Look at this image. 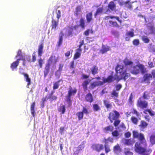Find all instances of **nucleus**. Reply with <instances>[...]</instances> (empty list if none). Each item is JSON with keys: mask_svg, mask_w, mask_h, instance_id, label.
<instances>
[{"mask_svg": "<svg viewBox=\"0 0 155 155\" xmlns=\"http://www.w3.org/2000/svg\"><path fill=\"white\" fill-rule=\"evenodd\" d=\"M115 70L116 72L115 79L117 81L121 79L125 81L130 76V74L127 72L126 69H124V66L122 65L117 64Z\"/></svg>", "mask_w": 155, "mask_h": 155, "instance_id": "f257e3e1", "label": "nucleus"}, {"mask_svg": "<svg viewBox=\"0 0 155 155\" xmlns=\"http://www.w3.org/2000/svg\"><path fill=\"white\" fill-rule=\"evenodd\" d=\"M58 61V57H56L54 55L52 54L47 60V62L45 65L44 71V77L45 78L48 74L51 64L52 63L56 64Z\"/></svg>", "mask_w": 155, "mask_h": 155, "instance_id": "f03ea898", "label": "nucleus"}, {"mask_svg": "<svg viewBox=\"0 0 155 155\" xmlns=\"http://www.w3.org/2000/svg\"><path fill=\"white\" fill-rule=\"evenodd\" d=\"M120 117V114L119 112L115 110H112L109 114L108 118L110 122L113 123L114 126L117 127L120 122V120L119 119Z\"/></svg>", "mask_w": 155, "mask_h": 155, "instance_id": "7ed1b4c3", "label": "nucleus"}, {"mask_svg": "<svg viewBox=\"0 0 155 155\" xmlns=\"http://www.w3.org/2000/svg\"><path fill=\"white\" fill-rule=\"evenodd\" d=\"M135 150L137 153L142 154V155H149L152 151L150 149H147L145 147H142L140 146V143L137 142L135 144Z\"/></svg>", "mask_w": 155, "mask_h": 155, "instance_id": "20e7f679", "label": "nucleus"}, {"mask_svg": "<svg viewBox=\"0 0 155 155\" xmlns=\"http://www.w3.org/2000/svg\"><path fill=\"white\" fill-rule=\"evenodd\" d=\"M133 137L134 138H137L140 141V144L141 143L144 145L145 147L147 146L146 141L144 137L143 134L141 133H139L137 131L133 130L132 132Z\"/></svg>", "mask_w": 155, "mask_h": 155, "instance_id": "39448f33", "label": "nucleus"}, {"mask_svg": "<svg viewBox=\"0 0 155 155\" xmlns=\"http://www.w3.org/2000/svg\"><path fill=\"white\" fill-rule=\"evenodd\" d=\"M113 138L110 137H108L107 139L106 138H104L103 142L105 143V144L104 145V147L106 153H107L111 151L110 146L107 144L108 143V141L111 143H113Z\"/></svg>", "mask_w": 155, "mask_h": 155, "instance_id": "423d86ee", "label": "nucleus"}, {"mask_svg": "<svg viewBox=\"0 0 155 155\" xmlns=\"http://www.w3.org/2000/svg\"><path fill=\"white\" fill-rule=\"evenodd\" d=\"M144 66L142 64H140L136 65L134 66L133 70L131 71V73L133 74H136L139 73L140 70H141L143 72V70L144 69Z\"/></svg>", "mask_w": 155, "mask_h": 155, "instance_id": "0eeeda50", "label": "nucleus"}, {"mask_svg": "<svg viewBox=\"0 0 155 155\" xmlns=\"http://www.w3.org/2000/svg\"><path fill=\"white\" fill-rule=\"evenodd\" d=\"M137 106L141 108H146L148 106V103L145 101L141 100V97L139 98L137 101Z\"/></svg>", "mask_w": 155, "mask_h": 155, "instance_id": "6e6552de", "label": "nucleus"}, {"mask_svg": "<svg viewBox=\"0 0 155 155\" xmlns=\"http://www.w3.org/2000/svg\"><path fill=\"white\" fill-rule=\"evenodd\" d=\"M91 147L93 150L98 152H100L104 149V145L102 144L99 143L93 144Z\"/></svg>", "mask_w": 155, "mask_h": 155, "instance_id": "1a4fd4ad", "label": "nucleus"}, {"mask_svg": "<svg viewBox=\"0 0 155 155\" xmlns=\"http://www.w3.org/2000/svg\"><path fill=\"white\" fill-rule=\"evenodd\" d=\"M108 9L104 13L108 12H110V11H115L116 9V5L115 3L113 1H110L109 2L107 5Z\"/></svg>", "mask_w": 155, "mask_h": 155, "instance_id": "9d476101", "label": "nucleus"}, {"mask_svg": "<svg viewBox=\"0 0 155 155\" xmlns=\"http://www.w3.org/2000/svg\"><path fill=\"white\" fill-rule=\"evenodd\" d=\"M103 85L102 81H96L91 83L89 86L88 88L90 90L94 89L96 87Z\"/></svg>", "mask_w": 155, "mask_h": 155, "instance_id": "9b49d317", "label": "nucleus"}, {"mask_svg": "<svg viewBox=\"0 0 155 155\" xmlns=\"http://www.w3.org/2000/svg\"><path fill=\"white\" fill-rule=\"evenodd\" d=\"M72 32L71 31L68 30L66 29L65 31V33H64L62 31H61L59 34V38L63 39V38H67L68 36L72 35Z\"/></svg>", "mask_w": 155, "mask_h": 155, "instance_id": "f8f14e48", "label": "nucleus"}, {"mask_svg": "<svg viewBox=\"0 0 155 155\" xmlns=\"http://www.w3.org/2000/svg\"><path fill=\"white\" fill-rule=\"evenodd\" d=\"M115 80H116V79H115V77L114 78L112 75H110L106 78L103 77V81H102V82L103 83V84L104 83L111 82Z\"/></svg>", "mask_w": 155, "mask_h": 155, "instance_id": "ddd939ff", "label": "nucleus"}, {"mask_svg": "<svg viewBox=\"0 0 155 155\" xmlns=\"http://www.w3.org/2000/svg\"><path fill=\"white\" fill-rule=\"evenodd\" d=\"M152 76L150 74H146L143 76V80L142 82H145L147 83H150V81L152 80Z\"/></svg>", "mask_w": 155, "mask_h": 155, "instance_id": "4468645a", "label": "nucleus"}, {"mask_svg": "<svg viewBox=\"0 0 155 155\" xmlns=\"http://www.w3.org/2000/svg\"><path fill=\"white\" fill-rule=\"evenodd\" d=\"M113 150L114 153L118 155L119 153L121 152L122 149L119 145L118 144H117L113 147Z\"/></svg>", "mask_w": 155, "mask_h": 155, "instance_id": "2eb2a0df", "label": "nucleus"}, {"mask_svg": "<svg viewBox=\"0 0 155 155\" xmlns=\"http://www.w3.org/2000/svg\"><path fill=\"white\" fill-rule=\"evenodd\" d=\"M85 99L87 102L90 103H91L93 101V96L90 92L88 93L85 95Z\"/></svg>", "mask_w": 155, "mask_h": 155, "instance_id": "dca6fc26", "label": "nucleus"}, {"mask_svg": "<svg viewBox=\"0 0 155 155\" xmlns=\"http://www.w3.org/2000/svg\"><path fill=\"white\" fill-rule=\"evenodd\" d=\"M20 73L24 75V78L25 79V81L27 82V85L29 86L31 84V79L29 77L28 74L24 72H20Z\"/></svg>", "mask_w": 155, "mask_h": 155, "instance_id": "f3484780", "label": "nucleus"}, {"mask_svg": "<svg viewBox=\"0 0 155 155\" xmlns=\"http://www.w3.org/2000/svg\"><path fill=\"white\" fill-rule=\"evenodd\" d=\"M91 81V80L86 79L83 81L82 84V86L84 91H85L87 90V86Z\"/></svg>", "mask_w": 155, "mask_h": 155, "instance_id": "a211bd4d", "label": "nucleus"}, {"mask_svg": "<svg viewBox=\"0 0 155 155\" xmlns=\"http://www.w3.org/2000/svg\"><path fill=\"white\" fill-rule=\"evenodd\" d=\"M90 70L92 74L94 75L98 74V68L97 65H94L91 68Z\"/></svg>", "mask_w": 155, "mask_h": 155, "instance_id": "6ab92c4d", "label": "nucleus"}, {"mask_svg": "<svg viewBox=\"0 0 155 155\" xmlns=\"http://www.w3.org/2000/svg\"><path fill=\"white\" fill-rule=\"evenodd\" d=\"M43 42V41H42ZM44 48V43L43 42H41L38 46V56L40 57L42 56L43 53V50Z\"/></svg>", "mask_w": 155, "mask_h": 155, "instance_id": "aec40b11", "label": "nucleus"}, {"mask_svg": "<svg viewBox=\"0 0 155 155\" xmlns=\"http://www.w3.org/2000/svg\"><path fill=\"white\" fill-rule=\"evenodd\" d=\"M110 50V48L109 46L103 45L102 48L100 50V52L103 54Z\"/></svg>", "mask_w": 155, "mask_h": 155, "instance_id": "412c9836", "label": "nucleus"}, {"mask_svg": "<svg viewBox=\"0 0 155 155\" xmlns=\"http://www.w3.org/2000/svg\"><path fill=\"white\" fill-rule=\"evenodd\" d=\"M103 103L105 107L107 109H111L112 107V104L110 102L107 100H103Z\"/></svg>", "mask_w": 155, "mask_h": 155, "instance_id": "4be33fe9", "label": "nucleus"}, {"mask_svg": "<svg viewBox=\"0 0 155 155\" xmlns=\"http://www.w3.org/2000/svg\"><path fill=\"white\" fill-rule=\"evenodd\" d=\"M19 62L18 60L17 59V60L11 64L10 65V68L12 70H14L15 69L17 68L18 66V65Z\"/></svg>", "mask_w": 155, "mask_h": 155, "instance_id": "5701e85b", "label": "nucleus"}, {"mask_svg": "<svg viewBox=\"0 0 155 155\" xmlns=\"http://www.w3.org/2000/svg\"><path fill=\"white\" fill-rule=\"evenodd\" d=\"M93 14L91 12L87 13L86 15V17L87 23H90L91 21H93Z\"/></svg>", "mask_w": 155, "mask_h": 155, "instance_id": "b1692460", "label": "nucleus"}, {"mask_svg": "<svg viewBox=\"0 0 155 155\" xmlns=\"http://www.w3.org/2000/svg\"><path fill=\"white\" fill-rule=\"evenodd\" d=\"M81 48H78L76 50V51L74 54L73 59H76L79 58L81 55Z\"/></svg>", "mask_w": 155, "mask_h": 155, "instance_id": "393cba45", "label": "nucleus"}, {"mask_svg": "<svg viewBox=\"0 0 155 155\" xmlns=\"http://www.w3.org/2000/svg\"><path fill=\"white\" fill-rule=\"evenodd\" d=\"M84 148V143L83 141L77 147V149L76 151L74 152V154L76 155L78 154L79 153V151L82 150Z\"/></svg>", "mask_w": 155, "mask_h": 155, "instance_id": "a878e982", "label": "nucleus"}, {"mask_svg": "<svg viewBox=\"0 0 155 155\" xmlns=\"http://www.w3.org/2000/svg\"><path fill=\"white\" fill-rule=\"evenodd\" d=\"M81 7L80 5L77 6L75 8V11L74 12V15L76 16H78L80 13H81Z\"/></svg>", "mask_w": 155, "mask_h": 155, "instance_id": "bb28decb", "label": "nucleus"}, {"mask_svg": "<svg viewBox=\"0 0 155 155\" xmlns=\"http://www.w3.org/2000/svg\"><path fill=\"white\" fill-rule=\"evenodd\" d=\"M54 93V91H51V93L49 94V96L47 97V99H50L51 101H52L54 100H56L57 99V97L56 96L53 95V94Z\"/></svg>", "mask_w": 155, "mask_h": 155, "instance_id": "cd10ccee", "label": "nucleus"}, {"mask_svg": "<svg viewBox=\"0 0 155 155\" xmlns=\"http://www.w3.org/2000/svg\"><path fill=\"white\" fill-rule=\"evenodd\" d=\"M103 8L102 7L98 8L94 14V17L96 18L97 16L99 14H102L103 13Z\"/></svg>", "mask_w": 155, "mask_h": 155, "instance_id": "c85d7f7f", "label": "nucleus"}, {"mask_svg": "<svg viewBox=\"0 0 155 155\" xmlns=\"http://www.w3.org/2000/svg\"><path fill=\"white\" fill-rule=\"evenodd\" d=\"M77 90L76 88H74L72 90L71 86L70 87L69 90L68 92V95L71 96L74 95L76 93Z\"/></svg>", "mask_w": 155, "mask_h": 155, "instance_id": "c756f323", "label": "nucleus"}, {"mask_svg": "<svg viewBox=\"0 0 155 155\" xmlns=\"http://www.w3.org/2000/svg\"><path fill=\"white\" fill-rule=\"evenodd\" d=\"M35 102H33L31 103L30 107V110L31 114L33 117H35Z\"/></svg>", "mask_w": 155, "mask_h": 155, "instance_id": "7c9ffc66", "label": "nucleus"}, {"mask_svg": "<svg viewBox=\"0 0 155 155\" xmlns=\"http://www.w3.org/2000/svg\"><path fill=\"white\" fill-rule=\"evenodd\" d=\"M125 35L126 36V38L133 37L134 35V30L132 29L131 31H127Z\"/></svg>", "mask_w": 155, "mask_h": 155, "instance_id": "2f4dec72", "label": "nucleus"}, {"mask_svg": "<svg viewBox=\"0 0 155 155\" xmlns=\"http://www.w3.org/2000/svg\"><path fill=\"white\" fill-rule=\"evenodd\" d=\"M113 130L114 127L110 125L105 127L104 129V130L105 132H108L109 131L112 132Z\"/></svg>", "mask_w": 155, "mask_h": 155, "instance_id": "473e14b6", "label": "nucleus"}, {"mask_svg": "<svg viewBox=\"0 0 155 155\" xmlns=\"http://www.w3.org/2000/svg\"><path fill=\"white\" fill-rule=\"evenodd\" d=\"M58 21H56L54 19H52L51 21V27L52 28V29H54V30L56 29V28L58 25Z\"/></svg>", "mask_w": 155, "mask_h": 155, "instance_id": "72a5a7b5", "label": "nucleus"}, {"mask_svg": "<svg viewBox=\"0 0 155 155\" xmlns=\"http://www.w3.org/2000/svg\"><path fill=\"white\" fill-rule=\"evenodd\" d=\"M79 26L82 29H84L85 27V21L84 18H81L80 19Z\"/></svg>", "mask_w": 155, "mask_h": 155, "instance_id": "f704fd0d", "label": "nucleus"}, {"mask_svg": "<svg viewBox=\"0 0 155 155\" xmlns=\"http://www.w3.org/2000/svg\"><path fill=\"white\" fill-rule=\"evenodd\" d=\"M148 124L143 120H142L140 121V123L139 126L142 129H143L147 127Z\"/></svg>", "mask_w": 155, "mask_h": 155, "instance_id": "c9c22d12", "label": "nucleus"}, {"mask_svg": "<svg viewBox=\"0 0 155 155\" xmlns=\"http://www.w3.org/2000/svg\"><path fill=\"white\" fill-rule=\"evenodd\" d=\"M147 112H148L149 114L151 116H153L155 114V112L154 111L150 109H147L144 110L143 112L145 114H147Z\"/></svg>", "mask_w": 155, "mask_h": 155, "instance_id": "e433bc0d", "label": "nucleus"}, {"mask_svg": "<svg viewBox=\"0 0 155 155\" xmlns=\"http://www.w3.org/2000/svg\"><path fill=\"white\" fill-rule=\"evenodd\" d=\"M123 62L125 66L131 65L133 64V62L129 60L127 58L124 60Z\"/></svg>", "mask_w": 155, "mask_h": 155, "instance_id": "4c0bfd02", "label": "nucleus"}, {"mask_svg": "<svg viewBox=\"0 0 155 155\" xmlns=\"http://www.w3.org/2000/svg\"><path fill=\"white\" fill-rule=\"evenodd\" d=\"M110 25L113 27H119V26L116 21H113L112 20L109 21Z\"/></svg>", "mask_w": 155, "mask_h": 155, "instance_id": "58836bf2", "label": "nucleus"}, {"mask_svg": "<svg viewBox=\"0 0 155 155\" xmlns=\"http://www.w3.org/2000/svg\"><path fill=\"white\" fill-rule=\"evenodd\" d=\"M93 109L94 111H98L101 110V108L97 104H92Z\"/></svg>", "mask_w": 155, "mask_h": 155, "instance_id": "ea45409f", "label": "nucleus"}, {"mask_svg": "<svg viewBox=\"0 0 155 155\" xmlns=\"http://www.w3.org/2000/svg\"><path fill=\"white\" fill-rule=\"evenodd\" d=\"M61 80H59L57 81L54 82L53 84V88L54 90L58 89L59 87V83L60 82Z\"/></svg>", "mask_w": 155, "mask_h": 155, "instance_id": "a19ab883", "label": "nucleus"}, {"mask_svg": "<svg viewBox=\"0 0 155 155\" xmlns=\"http://www.w3.org/2000/svg\"><path fill=\"white\" fill-rule=\"evenodd\" d=\"M106 18H108L113 19L114 18H115L119 22L121 23L122 22V20L120 19L119 17L118 16H114L113 15L108 16H106Z\"/></svg>", "mask_w": 155, "mask_h": 155, "instance_id": "79ce46f5", "label": "nucleus"}, {"mask_svg": "<svg viewBox=\"0 0 155 155\" xmlns=\"http://www.w3.org/2000/svg\"><path fill=\"white\" fill-rule=\"evenodd\" d=\"M119 92L115 90H113L111 92V94L112 97H117L118 96Z\"/></svg>", "mask_w": 155, "mask_h": 155, "instance_id": "37998d69", "label": "nucleus"}, {"mask_svg": "<svg viewBox=\"0 0 155 155\" xmlns=\"http://www.w3.org/2000/svg\"><path fill=\"white\" fill-rule=\"evenodd\" d=\"M76 115L78 116L79 120L82 119L84 117L83 112L82 111H79L76 113Z\"/></svg>", "mask_w": 155, "mask_h": 155, "instance_id": "c03bdc74", "label": "nucleus"}, {"mask_svg": "<svg viewBox=\"0 0 155 155\" xmlns=\"http://www.w3.org/2000/svg\"><path fill=\"white\" fill-rule=\"evenodd\" d=\"M134 142L131 139H126L124 144L127 145H132Z\"/></svg>", "mask_w": 155, "mask_h": 155, "instance_id": "a18cd8bd", "label": "nucleus"}, {"mask_svg": "<svg viewBox=\"0 0 155 155\" xmlns=\"http://www.w3.org/2000/svg\"><path fill=\"white\" fill-rule=\"evenodd\" d=\"M150 141L152 145L155 144V135L152 134L150 137Z\"/></svg>", "mask_w": 155, "mask_h": 155, "instance_id": "49530a36", "label": "nucleus"}, {"mask_svg": "<svg viewBox=\"0 0 155 155\" xmlns=\"http://www.w3.org/2000/svg\"><path fill=\"white\" fill-rule=\"evenodd\" d=\"M130 120L133 123L135 124H137L138 121L137 118L133 116L131 117Z\"/></svg>", "mask_w": 155, "mask_h": 155, "instance_id": "de8ad7c7", "label": "nucleus"}, {"mask_svg": "<svg viewBox=\"0 0 155 155\" xmlns=\"http://www.w3.org/2000/svg\"><path fill=\"white\" fill-rule=\"evenodd\" d=\"M65 107L64 105L60 106L59 109V111L61 112L62 114H64L65 111Z\"/></svg>", "mask_w": 155, "mask_h": 155, "instance_id": "09e8293b", "label": "nucleus"}, {"mask_svg": "<svg viewBox=\"0 0 155 155\" xmlns=\"http://www.w3.org/2000/svg\"><path fill=\"white\" fill-rule=\"evenodd\" d=\"M38 61L39 67L41 68L42 67L43 64L44 63L43 60L40 58L39 59H38Z\"/></svg>", "mask_w": 155, "mask_h": 155, "instance_id": "8fccbe9b", "label": "nucleus"}, {"mask_svg": "<svg viewBox=\"0 0 155 155\" xmlns=\"http://www.w3.org/2000/svg\"><path fill=\"white\" fill-rule=\"evenodd\" d=\"M71 96L68 95L66 96V101L68 104L69 106H70L71 105Z\"/></svg>", "mask_w": 155, "mask_h": 155, "instance_id": "3c124183", "label": "nucleus"}, {"mask_svg": "<svg viewBox=\"0 0 155 155\" xmlns=\"http://www.w3.org/2000/svg\"><path fill=\"white\" fill-rule=\"evenodd\" d=\"M112 132V134L113 137H117L119 136L120 134L118 130H115Z\"/></svg>", "mask_w": 155, "mask_h": 155, "instance_id": "603ef678", "label": "nucleus"}, {"mask_svg": "<svg viewBox=\"0 0 155 155\" xmlns=\"http://www.w3.org/2000/svg\"><path fill=\"white\" fill-rule=\"evenodd\" d=\"M149 93L147 91H146L144 92L143 96V98L144 99H147L148 97L149 96Z\"/></svg>", "mask_w": 155, "mask_h": 155, "instance_id": "864d4df0", "label": "nucleus"}, {"mask_svg": "<svg viewBox=\"0 0 155 155\" xmlns=\"http://www.w3.org/2000/svg\"><path fill=\"white\" fill-rule=\"evenodd\" d=\"M24 56L22 54V52L21 50H19L18 51L16 55L15 56V57L16 58L18 57H20V58H22Z\"/></svg>", "mask_w": 155, "mask_h": 155, "instance_id": "5fc2aeb1", "label": "nucleus"}, {"mask_svg": "<svg viewBox=\"0 0 155 155\" xmlns=\"http://www.w3.org/2000/svg\"><path fill=\"white\" fill-rule=\"evenodd\" d=\"M122 87V85L120 84H118L116 85L115 86L116 90L118 91Z\"/></svg>", "mask_w": 155, "mask_h": 155, "instance_id": "6e6d98bb", "label": "nucleus"}, {"mask_svg": "<svg viewBox=\"0 0 155 155\" xmlns=\"http://www.w3.org/2000/svg\"><path fill=\"white\" fill-rule=\"evenodd\" d=\"M133 94L132 93H131L130 95L129 99H128V101L129 103L131 104L133 102Z\"/></svg>", "mask_w": 155, "mask_h": 155, "instance_id": "4d7b16f0", "label": "nucleus"}, {"mask_svg": "<svg viewBox=\"0 0 155 155\" xmlns=\"http://www.w3.org/2000/svg\"><path fill=\"white\" fill-rule=\"evenodd\" d=\"M82 112H83V114L84 113L86 114H87L89 113V111L85 107H83Z\"/></svg>", "mask_w": 155, "mask_h": 155, "instance_id": "13d9d810", "label": "nucleus"}, {"mask_svg": "<svg viewBox=\"0 0 155 155\" xmlns=\"http://www.w3.org/2000/svg\"><path fill=\"white\" fill-rule=\"evenodd\" d=\"M132 113L134 114H135L137 117H140L139 113L135 109H133Z\"/></svg>", "mask_w": 155, "mask_h": 155, "instance_id": "bf43d9fd", "label": "nucleus"}, {"mask_svg": "<svg viewBox=\"0 0 155 155\" xmlns=\"http://www.w3.org/2000/svg\"><path fill=\"white\" fill-rule=\"evenodd\" d=\"M56 14L57 18H58V20L61 17V12L59 10H58L57 12H56Z\"/></svg>", "mask_w": 155, "mask_h": 155, "instance_id": "052dcab7", "label": "nucleus"}, {"mask_svg": "<svg viewBox=\"0 0 155 155\" xmlns=\"http://www.w3.org/2000/svg\"><path fill=\"white\" fill-rule=\"evenodd\" d=\"M89 77V76L88 75L84 73H83L82 74V78L83 79H87Z\"/></svg>", "mask_w": 155, "mask_h": 155, "instance_id": "680f3d73", "label": "nucleus"}, {"mask_svg": "<svg viewBox=\"0 0 155 155\" xmlns=\"http://www.w3.org/2000/svg\"><path fill=\"white\" fill-rule=\"evenodd\" d=\"M35 52H34L32 55V61L33 62H34L36 60V58L35 56Z\"/></svg>", "mask_w": 155, "mask_h": 155, "instance_id": "e2e57ef3", "label": "nucleus"}, {"mask_svg": "<svg viewBox=\"0 0 155 155\" xmlns=\"http://www.w3.org/2000/svg\"><path fill=\"white\" fill-rule=\"evenodd\" d=\"M124 153L125 155H133V153L129 150L125 151Z\"/></svg>", "mask_w": 155, "mask_h": 155, "instance_id": "0e129e2a", "label": "nucleus"}, {"mask_svg": "<svg viewBox=\"0 0 155 155\" xmlns=\"http://www.w3.org/2000/svg\"><path fill=\"white\" fill-rule=\"evenodd\" d=\"M90 31V29H87L84 31V34L86 36L88 35L89 34Z\"/></svg>", "mask_w": 155, "mask_h": 155, "instance_id": "69168bd1", "label": "nucleus"}, {"mask_svg": "<svg viewBox=\"0 0 155 155\" xmlns=\"http://www.w3.org/2000/svg\"><path fill=\"white\" fill-rule=\"evenodd\" d=\"M59 66L58 70L60 71H61L62 70L64 66V65L63 64L60 63L59 64Z\"/></svg>", "mask_w": 155, "mask_h": 155, "instance_id": "338daca9", "label": "nucleus"}, {"mask_svg": "<svg viewBox=\"0 0 155 155\" xmlns=\"http://www.w3.org/2000/svg\"><path fill=\"white\" fill-rule=\"evenodd\" d=\"M134 45H138L139 44V42L138 39H134L133 41Z\"/></svg>", "mask_w": 155, "mask_h": 155, "instance_id": "774afa93", "label": "nucleus"}]
</instances>
